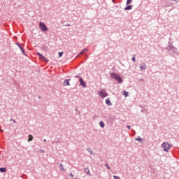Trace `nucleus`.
<instances>
[{
    "label": "nucleus",
    "mask_w": 179,
    "mask_h": 179,
    "mask_svg": "<svg viewBox=\"0 0 179 179\" xmlns=\"http://www.w3.org/2000/svg\"><path fill=\"white\" fill-rule=\"evenodd\" d=\"M162 148H163L164 152H169V150H170V148H171V145L169 143L164 142L162 144Z\"/></svg>",
    "instance_id": "3"
},
{
    "label": "nucleus",
    "mask_w": 179,
    "mask_h": 179,
    "mask_svg": "<svg viewBox=\"0 0 179 179\" xmlns=\"http://www.w3.org/2000/svg\"><path fill=\"white\" fill-rule=\"evenodd\" d=\"M85 173H86V174H87V176H92V174L90 173V170H89V168H85L84 169Z\"/></svg>",
    "instance_id": "13"
},
{
    "label": "nucleus",
    "mask_w": 179,
    "mask_h": 179,
    "mask_svg": "<svg viewBox=\"0 0 179 179\" xmlns=\"http://www.w3.org/2000/svg\"><path fill=\"white\" fill-rule=\"evenodd\" d=\"M31 141H33V135L29 134L28 136V142H31Z\"/></svg>",
    "instance_id": "17"
},
{
    "label": "nucleus",
    "mask_w": 179,
    "mask_h": 179,
    "mask_svg": "<svg viewBox=\"0 0 179 179\" xmlns=\"http://www.w3.org/2000/svg\"><path fill=\"white\" fill-rule=\"evenodd\" d=\"M98 94L101 99H105L108 96V93L104 92L103 90L99 91Z\"/></svg>",
    "instance_id": "5"
},
{
    "label": "nucleus",
    "mask_w": 179,
    "mask_h": 179,
    "mask_svg": "<svg viewBox=\"0 0 179 179\" xmlns=\"http://www.w3.org/2000/svg\"><path fill=\"white\" fill-rule=\"evenodd\" d=\"M0 160H1V157H0Z\"/></svg>",
    "instance_id": "38"
},
{
    "label": "nucleus",
    "mask_w": 179,
    "mask_h": 179,
    "mask_svg": "<svg viewBox=\"0 0 179 179\" xmlns=\"http://www.w3.org/2000/svg\"><path fill=\"white\" fill-rule=\"evenodd\" d=\"M105 103L106 105L108 106V107H111V106H113L111 101H110V98H108L107 99H106Z\"/></svg>",
    "instance_id": "9"
},
{
    "label": "nucleus",
    "mask_w": 179,
    "mask_h": 179,
    "mask_svg": "<svg viewBox=\"0 0 179 179\" xmlns=\"http://www.w3.org/2000/svg\"><path fill=\"white\" fill-rule=\"evenodd\" d=\"M112 2H113V3H115V0H112Z\"/></svg>",
    "instance_id": "35"
},
{
    "label": "nucleus",
    "mask_w": 179,
    "mask_h": 179,
    "mask_svg": "<svg viewBox=\"0 0 179 179\" xmlns=\"http://www.w3.org/2000/svg\"><path fill=\"white\" fill-rule=\"evenodd\" d=\"M132 3V0H127L126 2V5H131Z\"/></svg>",
    "instance_id": "21"
},
{
    "label": "nucleus",
    "mask_w": 179,
    "mask_h": 179,
    "mask_svg": "<svg viewBox=\"0 0 179 179\" xmlns=\"http://www.w3.org/2000/svg\"><path fill=\"white\" fill-rule=\"evenodd\" d=\"M38 99H41V96H38Z\"/></svg>",
    "instance_id": "37"
},
{
    "label": "nucleus",
    "mask_w": 179,
    "mask_h": 179,
    "mask_svg": "<svg viewBox=\"0 0 179 179\" xmlns=\"http://www.w3.org/2000/svg\"><path fill=\"white\" fill-rule=\"evenodd\" d=\"M113 178H114V179H121V178H120V176H113Z\"/></svg>",
    "instance_id": "25"
},
{
    "label": "nucleus",
    "mask_w": 179,
    "mask_h": 179,
    "mask_svg": "<svg viewBox=\"0 0 179 179\" xmlns=\"http://www.w3.org/2000/svg\"><path fill=\"white\" fill-rule=\"evenodd\" d=\"M83 52H83V50H82V51L79 53V55H82V54H83Z\"/></svg>",
    "instance_id": "30"
},
{
    "label": "nucleus",
    "mask_w": 179,
    "mask_h": 179,
    "mask_svg": "<svg viewBox=\"0 0 179 179\" xmlns=\"http://www.w3.org/2000/svg\"><path fill=\"white\" fill-rule=\"evenodd\" d=\"M141 113H145V110H144V109H142V110H141Z\"/></svg>",
    "instance_id": "34"
},
{
    "label": "nucleus",
    "mask_w": 179,
    "mask_h": 179,
    "mask_svg": "<svg viewBox=\"0 0 179 179\" xmlns=\"http://www.w3.org/2000/svg\"><path fill=\"white\" fill-rule=\"evenodd\" d=\"M12 121L13 122H14V124H16V120H13V119H10V122Z\"/></svg>",
    "instance_id": "28"
},
{
    "label": "nucleus",
    "mask_w": 179,
    "mask_h": 179,
    "mask_svg": "<svg viewBox=\"0 0 179 179\" xmlns=\"http://www.w3.org/2000/svg\"><path fill=\"white\" fill-rule=\"evenodd\" d=\"M39 29L45 33V31H48V27H47V25L44 24V22H40L39 23Z\"/></svg>",
    "instance_id": "4"
},
{
    "label": "nucleus",
    "mask_w": 179,
    "mask_h": 179,
    "mask_svg": "<svg viewBox=\"0 0 179 179\" xmlns=\"http://www.w3.org/2000/svg\"><path fill=\"white\" fill-rule=\"evenodd\" d=\"M141 71H146V64L143 63L141 66H140Z\"/></svg>",
    "instance_id": "11"
},
{
    "label": "nucleus",
    "mask_w": 179,
    "mask_h": 179,
    "mask_svg": "<svg viewBox=\"0 0 179 179\" xmlns=\"http://www.w3.org/2000/svg\"><path fill=\"white\" fill-rule=\"evenodd\" d=\"M166 51H169L170 55H173V54H177L178 55V52H177V48L174 47L171 42L168 43L167 47L165 48Z\"/></svg>",
    "instance_id": "1"
},
{
    "label": "nucleus",
    "mask_w": 179,
    "mask_h": 179,
    "mask_svg": "<svg viewBox=\"0 0 179 179\" xmlns=\"http://www.w3.org/2000/svg\"><path fill=\"white\" fill-rule=\"evenodd\" d=\"M135 141H137L138 142H140V143H142L143 142V138H141V136H138L136 138Z\"/></svg>",
    "instance_id": "14"
},
{
    "label": "nucleus",
    "mask_w": 179,
    "mask_h": 179,
    "mask_svg": "<svg viewBox=\"0 0 179 179\" xmlns=\"http://www.w3.org/2000/svg\"><path fill=\"white\" fill-rule=\"evenodd\" d=\"M127 128L128 129H131V126L127 125Z\"/></svg>",
    "instance_id": "31"
},
{
    "label": "nucleus",
    "mask_w": 179,
    "mask_h": 179,
    "mask_svg": "<svg viewBox=\"0 0 179 179\" xmlns=\"http://www.w3.org/2000/svg\"><path fill=\"white\" fill-rule=\"evenodd\" d=\"M59 170H62V171H65V169H64V165L62 164L59 165Z\"/></svg>",
    "instance_id": "19"
},
{
    "label": "nucleus",
    "mask_w": 179,
    "mask_h": 179,
    "mask_svg": "<svg viewBox=\"0 0 179 179\" xmlns=\"http://www.w3.org/2000/svg\"><path fill=\"white\" fill-rule=\"evenodd\" d=\"M43 142H47V139H43Z\"/></svg>",
    "instance_id": "36"
},
{
    "label": "nucleus",
    "mask_w": 179,
    "mask_h": 179,
    "mask_svg": "<svg viewBox=\"0 0 179 179\" xmlns=\"http://www.w3.org/2000/svg\"><path fill=\"white\" fill-rule=\"evenodd\" d=\"M131 61H133V62H135L136 61V59L135 58V55L131 58Z\"/></svg>",
    "instance_id": "24"
},
{
    "label": "nucleus",
    "mask_w": 179,
    "mask_h": 179,
    "mask_svg": "<svg viewBox=\"0 0 179 179\" xmlns=\"http://www.w3.org/2000/svg\"><path fill=\"white\" fill-rule=\"evenodd\" d=\"M36 54H37L38 57H39L42 55L41 53H40V52H37Z\"/></svg>",
    "instance_id": "29"
},
{
    "label": "nucleus",
    "mask_w": 179,
    "mask_h": 179,
    "mask_svg": "<svg viewBox=\"0 0 179 179\" xmlns=\"http://www.w3.org/2000/svg\"><path fill=\"white\" fill-rule=\"evenodd\" d=\"M122 94H123V96H124V97H128L129 92H128L127 91H124Z\"/></svg>",
    "instance_id": "18"
},
{
    "label": "nucleus",
    "mask_w": 179,
    "mask_h": 179,
    "mask_svg": "<svg viewBox=\"0 0 179 179\" xmlns=\"http://www.w3.org/2000/svg\"><path fill=\"white\" fill-rule=\"evenodd\" d=\"M87 152H90V155H93V150H92L90 148L86 149Z\"/></svg>",
    "instance_id": "20"
},
{
    "label": "nucleus",
    "mask_w": 179,
    "mask_h": 179,
    "mask_svg": "<svg viewBox=\"0 0 179 179\" xmlns=\"http://www.w3.org/2000/svg\"><path fill=\"white\" fill-rule=\"evenodd\" d=\"M75 78H76L77 79H79V78H80V76H76Z\"/></svg>",
    "instance_id": "32"
},
{
    "label": "nucleus",
    "mask_w": 179,
    "mask_h": 179,
    "mask_svg": "<svg viewBox=\"0 0 179 179\" xmlns=\"http://www.w3.org/2000/svg\"><path fill=\"white\" fill-rule=\"evenodd\" d=\"M99 126L101 127V128H104L106 127V124L104 123V122L100 121Z\"/></svg>",
    "instance_id": "16"
},
{
    "label": "nucleus",
    "mask_w": 179,
    "mask_h": 179,
    "mask_svg": "<svg viewBox=\"0 0 179 179\" xmlns=\"http://www.w3.org/2000/svg\"><path fill=\"white\" fill-rule=\"evenodd\" d=\"M70 176H71V177H73V173H70Z\"/></svg>",
    "instance_id": "33"
},
{
    "label": "nucleus",
    "mask_w": 179,
    "mask_h": 179,
    "mask_svg": "<svg viewBox=\"0 0 179 179\" xmlns=\"http://www.w3.org/2000/svg\"><path fill=\"white\" fill-rule=\"evenodd\" d=\"M80 85L83 86V87H86V82L83 80V78H79Z\"/></svg>",
    "instance_id": "7"
},
{
    "label": "nucleus",
    "mask_w": 179,
    "mask_h": 179,
    "mask_svg": "<svg viewBox=\"0 0 179 179\" xmlns=\"http://www.w3.org/2000/svg\"><path fill=\"white\" fill-rule=\"evenodd\" d=\"M64 26H66V27H71V24L67 23Z\"/></svg>",
    "instance_id": "26"
},
{
    "label": "nucleus",
    "mask_w": 179,
    "mask_h": 179,
    "mask_svg": "<svg viewBox=\"0 0 179 179\" xmlns=\"http://www.w3.org/2000/svg\"><path fill=\"white\" fill-rule=\"evenodd\" d=\"M6 171H7L6 167L0 168V173H6Z\"/></svg>",
    "instance_id": "15"
},
{
    "label": "nucleus",
    "mask_w": 179,
    "mask_h": 179,
    "mask_svg": "<svg viewBox=\"0 0 179 179\" xmlns=\"http://www.w3.org/2000/svg\"><path fill=\"white\" fill-rule=\"evenodd\" d=\"M15 44H16V45H17V47L20 48V49L21 50L23 55H24L25 57H27V54H26V52H24V49L23 48V47H22L20 43H19V42H16Z\"/></svg>",
    "instance_id": "6"
},
{
    "label": "nucleus",
    "mask_w": 179,
    "mask_h": 179,
    "mask_svg": "<svg viewBox=\"0 0 179 179\" xmlns=\"http://www.w3.org/2000/svg\"><path fill=\"white\" fill-rule=\"evenodd\" d=\"M40 59H41V61H43V62H48V59H47V58H45V57H44V55H41V56H39Z\"/></svg>",
    "instance_id": "10"
},
{
    "label": "nucleus",
    "mask_w": 179,
    "mask_h": 179,
    "mask_svg": "<svg viewBox=\"0 0 179 179\" xmlns=\"http://www.w3.org/2000/svg\"><path fill=\"white\" fill-rule=\"evenodd\" d=\"M110 78H113V79H115V80H117L120 84L124 82L122 78H121V76L117 73H110Z\"/></svg>",
    "instance_id": "2"
},
{
    "label": "nucleus",
    "mask_w": 179,
    "mask_h": 179,
    "mask_svg": "<svg viewBox=\"0 0 179 179\" xmlns=\"http://www.w3.org/2000/svg\"><path fill=\"white\" fill-rule=\"evenodd\" d=\"M70 80H71V79L64 80V81L63 83V86H71V83H69Z\"/></svg>",
    "instance_id": "8"
},
{
    "label": "nucleus",
    "mask_w": 179,
    "mask_h": 179,
    "mask_svg": "<svg viewBox=\"0 0 179 179\" xmlns=\"http://www.w3.org/2000/svg\"><path fill=\"white\" fill-rule=\"evenodd\" d=\"M105 166L107 168L108 170H111V167L108 166V164H105Z\"/></svg>",
    "instance_id": "23"
},
{
    "label": "nucleus",
    "mask_w": 179,
    "mask_h": 179,
    "mask_svg": "<svg viewBox=\"0 0 179 179\" xmlns=\"http://www.w3.org/2000/svg\"><path fill=\"white\" fill-rule=\"evenodd\" d=\"M87 51H89V49H87V48H84V49L83 50V52H87Z\"/></svg>",
    "instance_id": "27"
},
{
    "label": "nucleus",
    "mask_w": 179,
    "mask_h": 179,
    "mask_svg": "<svg viewBox=\"0 0 179 179\" xmlns=\"http://www.w3.org/2000/svg\"><path fill=\"white\" fill-rule=\"evenodd\" d=\"M58 55H59V58H61V57H62V55H64V52H59Z\"/></svg>",
    "instance_id": "22"
},
{
    "label": "nucleus",
    "mask_w": 179,
    "mask_h": 179,
    "mask_svg": "<svg viewBox=\"0 0 179 179\" xmlns=\"http://www.w3.org/2000/svg\"><path fill=\"white\" fill-rule=\"evenodd\" d=\"M133 7V5H127V6L124 8V10H131V9H132Z\"/></svg>",
    "instance_id": "12"
}]
</instances>
